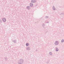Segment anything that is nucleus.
Here are the masks:
<instances>
[{
	"mask_svg": "<svg viewBox=\"0 0 64 64\" xmlns=\"http://www.w3.org/2000/svg\"><path fill=\"white\" fill-rule=\"evenodd\" d=\"M55 44L56 45H58V42L57 41H56L55 42Z\"/></svg>",
	"mask_w": 64,
	"mask_h": 64,
	"instance_id": "f257e3e1",
	"label": "nucleus"
},
{
	"mask_svg": "<svg viewBox=\"0 0 64 64\" xmlns=\"http://www.w3.org/2000/svg\"><path fill=\"white\" fill-rule=\"evenodd\" d=\"M3 20L4 22H5V21H6V19H5V18H4L3 19Z\"/></svg>",
	"mask_w": 64,
	"mask_h": 64,
	"instance_id": "f03ea898",
	"label": "nucleus"
},
{
	"mask_svg": "<svg viewBox=\"0 0 64 64\" xmlns=\"http://www.w3.org/2000/svg\"><path fill=\"white\" fill-rule=\"evenodd\" d=\"M53 10H55V7L54 6L53 7Z\"/></svg>",
	"mask_w": 64,
	"mask_h": 64,
	"instance_id": "7ed1b4c3",
	"label": "nucleus"
},
{
	"mask_svg": "<svg viewBox=\"0 0 64 64\" xmlns=\"http://www.w3.org/2000/svg\"><path fill=\"white\" fill-rule=\"evenodd\" d=\"M32 2H34V0H32Z\"/></svg>",
	"mask_w": 64,
	"mask_h": 64,
	"instance_id": "20e7f679",
	"label": "nucleus"
},
{
	"mask_svg": "<svg viewBox=\"0 0 64 64\" xmlns=\"http://www.w3.org/2000/svg\"><path fill=\"white\" fill-rule=\"evenodd\" d=\"M26 46H28L29 45V44L28 43H27L26 44Z\"/></svg>",
	"mask_w": 64,
	"mask_h": 64,
	"instance_id": "39448f33",
	"label": "nucleus"
},
{
	"mask_svg": "<svg viewBox=\"0 0 64 64\" xmlns=\"http://www.w3.org/2000/svg\"><path fill=\"white\" fill-rule=\"evenodd\" d=\"M30 6H33V4H32V5L31 4H30Z\"/></svg>",
	"mask_w": 64,
	"mask_h": 64,
	"instance_id": "423d86ee",
	"label": "nucleus"
},
{
	"mask_svg": "<svg viewBox=\"0 0 64 64\" xmlns=\"http://www.w3.org/2000/svg\"><path fill=\"white\" fill-rule=\"evenodd\" d=\"M57 49V50H56V51H58V49Z\"/></svg>",
	"mask_w": 64,
	"mask_h": 64,
	"instance_id": "0eeeda50",
	"label": "nucleus"
}]
</instances>
